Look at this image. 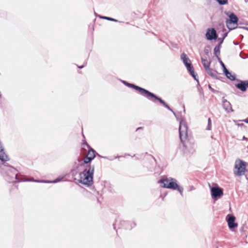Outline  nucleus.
Returning <instances> with one entry per match:
<instances>
[{
  "label": "nucleus",
  "instance_id": "nucleus-14",
  "mask_svg": "<svg viewBox=\"0 0 248 248\" xmlns=\"http://www.w3.org/2000/svg\"><path fill=\"white\" fill-rule=\"evenodd\" d=\"M235 217L233 215H228L226 217V220L230 229H233L237 227V223L235 222Z\"/></svg>",
  "mask_w": 248,
  "mask_h": 248
},
{
  "label": "nucleus",
  "instance_id": "nucleus-26",
  "mask_svg": "<svg viewBox=\"0 0 248 248\" xmlns=\"http://www.w3.org/2000/svg\"><path fill=\"white\" fill-rule=\"evenodd\" d=\"M100 17L101 18L104 19H107V20H109V21H115V22H117L118 21V20L117 19H114V18H112V17H108V16H100Z\"/></svg>",
  "mask_w": 248,
  "mask_h": 248
},
{
  "label": "nucleus",
  "instance_id": "nucleus-33",
  "mask_svg": "<svg viewBox=\"0 0 248 248\" xmlns=\"http://www.w3.org/2000/svg\"><path fill=\"white\" fill-rule=\"evenodd\" d=\"M222 43H221L220 42H219L218 44L215 46L217 48L220 49L221 47V45Z\"/></svg>",
  "mask_w": 248,
  "mask_h": 248
},
{
  "label": "nucleus",
  "instance_id": "nucleus-31",
  "mask_svg": "<svg viewBox=\"0 0 248 248\" xmlns=\"http://www.w3.org/2000/svg\"><path fill=\"white\" fill-rule=\"evenodd\" d=\"M62 179L59 178H57L53 181H45L46 183H56L61 181Z\"/></svg>",
  "mask_w": 248,
  "mask_h": 248
},
{
  "label": "nucleus",
  "instance_id": "nucleus-23",
  "mask_svg": "<svg viewBox=\"0 0 248 248\" xmlns=\"http://www.w3.org/2000/svg\"><path fill=\"white\" fill-rule=\"evenodd\" d=\"M189 73H190V75L194 78V79L197 81L198 83V85H200V83L199 82V80L197 78V74H195L194 72V68L190 70V71H188Z\"/></svg>",
  "mask_w": 248,
  "mask_h": 248
},
{
  "label": "nucleus",
  "instance_id": "nucleus-40",
  "mask_svg": "<svg viewBox=\"0 0 248 248\" xmlns=\"http://www.w3.org/2000/svg\"><path fill=\"white\" fill-rule=\"evenodd\" d=\"M84 65H81V66H78V67L79 68H80V69H82V68H83V67H84Z\"/></svg>",
  "mask_w": 248,
  "mask_h": 248
},
{
  "label": "nucleus",
  "instance_id": "nucleus-12",
  "mask_svg": "<svg viewBox=\"0 0 248 248\" xmlns=\"http://www.w3.org/2000/svg\"><path fill=\"white\" fill-rule=\"evenodd\" d=\"M205 37L207 40L212 41L217 39L218 35L216 30L214 28H210L207 29Z\"/></svg>",
  "mask_w": 248,
  "mask_h": 248
},
{
  "label": "nucleus",
  "instance_id": "nucleus-9",
  "mask_svg": "<svg viewBox=\"0 0 248 248\" xmlns=\"http://www.w3.org/2000/svg\"><path fill=\"white\" fill-rule=\"evenodd\" d=\"M187 138L188 136H187L186 138L183 139V141L181 140V142L183 143L185 148L184 151L186 153L193 154L195 152L194 142L190 141Z\"/></svg>",
  "mask_w": 248,
  "mask_h": 248
},
{
  "label": "nucleus",
  "instance_id": "nucleus-10",
  "mask_svg": "<svg viewBox=\"0 0 248 248\" xmlns=\"http://www.w3.org/2000/svg\"><path fill=\"white\" fill-rule=\"evenodd\" d=\"M142 156H146V159L150 161V164L149 165H146V167L148 169V170L151 171L155 170L157 164L156 160L155 158L152 155H149L147 153L142 154L140 155V157H141Z\"/></svg>",
  "mask_w": 248,
  "mask_h": 248
},
{
  "label": "nucleus",
  "instance_id": "nucleus-37",
  "mask_svg": "<svg viewBox=\"0 0 248 248\" xmlns=\"http://www.w3.org/2000/svg\"><path fill=\"white\" fill-rule=\"evenodd\" d=\"M243 122H244L248 124V118L242 120Z\"/></svg>",
  "mask_w": 248,
  "mask_h": 248
},
{
  "label": "nucleus",
  "instance_id": "nucleus-43",
  "mask_svg": "<svg viewBox=\"0 0 248 248\" xmlns=\"http://www.w3.org/2000/svg\"><path fill=\"white\" fill-rule=\"evenodd\" d=\"M96 155H97L100 157H102V156L99 155L98 153L96 154Z\"/></svg>",
  "mask_w": 248,
  "mask_h": 248
},
{
  "label": "nucleus",
  "instance_id": "nucleus-7",
  "mask_svg": "<svg viewBox=\"0 0 248 248\" xmlns=\"http://www.w3.org/2000/svg\"><path fill=\"white\" fill-rule=\"evenodd\" d=\"M234 169L233 173L235 175L242 176L246 170V163L241 159H237L235 162Z\"/></svg>",
  "mask_w": 248,
  "mask_h": 248
},
{
  "label": "nucleus",
  "instance_id": "nucleus-45",
  "mask_svg": "<svg viewBox=\"0 0 248 248\" xmlns=\"http://www.w3.org/2000/svg\"><path fill=\"white\" fill-rule=\"evenodd\" d=\"M130 155L129 154H125V156H130Z\"/></svg>",
  "mask_w": 248,
  "mask_h": 248
},
{
  "label": "nucleus",
  "instance_id": "nucleus-18",
  "mask_svg": "<svg viewBox=\"0 0 248 248\" xmlns=\"http://www.w3.org/2000/svg\"><path fill=\"white\" fill-rule=\"evenodd\" d=\"M205 71L212 78L215 79H218V77L216 75V73H217L216 71H213L210 67L206 69Z\"/></svg>",
  "mask_w": 248,
  "mask_h": 248
},
{
  "label": "nucleus",
  "instance_id": "nucleus-8",
  "mask_svg": "<svg viewBox=\"0 0 248 248\" xmlns=\"http://www.w3.org/2000/svg\"><path fill=\"white\" fill-rule=\"evenodd\" d=\"M226 15L229 17V19L226 21L227 28L230 30L235 29L237 26L238 18L237 16L232 12H228Z\"/></svg>",
  "mask_w": 248,
  "mask_h": 248
},
{
  "label": "nucleus",
  "instance_id": "nucleus-41",
  "mask_svg": "<svg viewBox=\"0 0 248 248\" xmlns=\"http://www.w3.org/2000/svg\"><path fill=\"white\" fill-rule=\"evenodd\" d=\"M142 129V127H138V128H137L136 131H138V130H140V129Z\"/></svg>",
  "mask_w": 248,
  "mask_h": 248
},
{
  "label": "nucleus",
  "instance_id": "nucleus-48",
  "mask_svg": "<svg viewBox=\"0 0 248 248\" xmlns=\"http://www.w3.org/2000/svg\"><path fill=\"white\" fill-rule=\"evenodd\" d=\"M136 158L137 159H139V157H136Z\"/></svg>",
  "mask_w": 248,
  "mask_h": 248
},
{
  "label": "nucleus",
  "instance_id": "nucleus-36",
  "mask_svg": "<svg viewBox=\"0 0 248 248\" xmlns=\"http://www.w3.org/2000/svg\"><path fill=\"white\" fill-rule=\"evenodd\" d=\"M247 89L248 88V80H244Z\"/></svg>",
  "mask_w": 248,
  "mask_h": 248
},
{
  "label": "nucleus",
  "instance_id": "nucleus-17",
  "mask_svg": "<svg viewBox=\"0 0 248 248\" xmlns=\"http://www.w3.org/2000/svg\"><path fill=\"white\" fill-rule=\"evenodd\" d=\"M236 80L239 82L237 84H235V87L243 92H246L247 90V88L244 80H242L240 79Z\"/></svg>",
  "mask_w": 248,
  "mask_h": 248
},
{
  "label": "nucleus",
  "instance_id": "nucleus-32",
  "mask_svg": "<svg viewBox=\"0 0 248 248\" xmlns=\"http://www.w3.org/2000/svg\"><path fill=\"white\" fill-rule=\"evenodd\" d=\"M71 170H74V171H75V170H79V171H80L81 170V169H80L79 168H78L77 167L74 166L72 165V168H71Z\"/></svg>",
  "mask_w": 248,
  "mask_h": 248
},
{
  "label": "nucleus",
  "instance_id": "nucleus-30",
  "mask_svg": "<svg viewBox=\"0 0 248 248\" xmlns=\"http://www.w3.org/2000/svg\"><path fill=\"white\" fill-rule=\"evenodd\" d=\"M208 86V88L210 89V90L213 93H218V91L214 89L213 88H212L210 84H209Z\"/></svg>",
  "mask_w": 248,
  "mask_h": 248
},
{
  "label": "nucleus",
  "instance_id": "nucleus-49",
  "mask_svg": "<svg viewBox=\"0 0 248 248\" xmlns=\"http://www.w3.org/2000/svg\"><path fill=\"white\" fill-rule=\"evenodd\" d=\"M184 111H185V107H184Z\"/></svg>",
  "mask_w": 248,
  "mask_h": 248
},
{
  "label": "nucleus",
  "instance_id": "nucleus-1",
  "mask_svg": "<svg viewBox=\"0 0 248 248\" xmlns=\"http://www.w3.org/2000/svg\"><path fill=\"white\" fill-rule=\"evenodd\" d=\"M93 160L92 157L88 156H86L84 159L81 158L83 170L79 173V179L78 180V182L88 186H92L93 184L94 166L91 164Z\"/></svg>",
  "mask_w": 248,
  "mask_h": 248
},
{
  "label": "nucleus",
  "instance_id": "nucleus-46",
  "mask_svg": "<svg viewBox=\"0 0 248 248\" xmlns=\"http://www.w3.org/2000/svg\"><path fill=\"white\" fill-rule=\"evenodd\" d=\"M134 156H136V155H134L132 156V157H134Z\"/></svg>",
  "mask_w": 248,
  "mask_h": 248
},
{
  "label": "nucleus",
  "instance_id": "nucleus-3",
  "mask_svg": "<svg viewBox=\"0 0 248 248\" xmlns=\"http://www.w3.org/2000/svg\"><path fill=\"white\" fill-rule=\"evenodd\" d=\"M6 170V174L4 176V178L6 181L9 183L13 182H21L26 181H31L36 182H43L44 181H37L35 180L33 178L30 180H25L23 178H20L19 176L20 174L17 173V170L14 167L9 166L8 169H5Z\"/></svg>",
  "mask_w": 248,
  "mask_h": 248
},
{
  "label": "nucleus",
  "instance_id": "nucleus-11",
  "mask_svg": "<svg viewBox=\"0 0 248 248\" xmlns=\"http://www.w3.org/2000/svg\"><path fill=\"white\" fill-rule=\"evenodd\" d=\"M211 197L214 200L220 198L223 195V190L222 188L216 185L210 188Z\"/></svg>",
  "mask_w": 248,
  "mask_h": 248
},
{
  "label": "nucleus",
  "instance_id": "nucleus-34",
  "mask_svg": "<svg viewBox=\"0 0 248 248\" xmlns=\"http://www.w3.org/2000/svg\"><path fill=\"white\" fill-rule=\"evenodd\" d=\"M6 161H3L4 163L3 164L4 166L7 167V169H9V167L10 165H9L8 163L5 162Z\"/></svg>",
  "mask_w": 248,
  "mask_h": 248
},
{
  "label": "nucleus",
  "instance_id": "nucleus-38",
  "mask_svg": "<svg viewBox=\"0 0 248 248\" xmlns=\"http://www.w3.org/2000/svg\"><path fill=\"white\" fill-rule=\"evenodd\" d=\"M239 28L244 29H245V30H248V27H239Z\"/></svg>",
  "mask_w": 248,
  "mask_h": 248
},
{
  "label": "nucleus",
  "instance_id": "nucleus-2",
  "mask_svg": "<svg viewBox=\"0 0 248 248\" xmlns=\"http://www.w3.org/2000/svg\"><path fill=\"white\" fill-rule=\"evenodd\" d=\"M161 100L154 99V100L158 101L161 104H162L164 107L167 108L170 111L172 112L177 120L179 122V134L180 140L183 141V139L186 138L187 137V125L184 121L183 118L182 116L181 112L175 113L170 107L160 97Z\"/></svg>",
  "mask_w": 248,
  "mask_h": 248
},
{
  "label": "nucleus",
  "instance_id": "nucleus-25",
  "mask_svg": "<svg viewBox=\"0 0 248 248\" xmlns=\"http://www.w3.org/2000/svg\"><path fill=\"white\" fill-rule=\"evenodd\" d=\"M228 33V32L224 33L222 35V38H217V39L218 40V41L219 42H220L221 43H223L224 40L227 36Z\"/></svg>",
  "mask_w": 248,
  "mask_h": 248
},
{
  "label": "nucleus",
  "instance_id": "nucleus-39",
  "mask_svg": "<svg viewBox=\"0 0 248 248\" xmlns=\"http://www.w3.org/2000/svg\"><path fill=\"white\" fill-rule=\"evenodd\" d=\"M233 44L234 45H235V46H236V45H238V43H237V42H234V41H233Z\"/></svg>",
  "mask_w": 248,
  "mask_h": 248
},
{
  "label": "nucleus",
  "instance_id": "nucleus-35",
  "mask_svg": "<svg viewBox=\"0 0 248 248\" xmlns=\"http://www.w3.org/2000/svg\"><path fill=\"white\" fill-rule=\"evenodd\" d=\"M204 53L206 55H209V51L208 49H204Z\"/></svg>",
  "mask_w": 248,
  "mask_h": 248
},
{
  "label": "nucleus",
  "instance_id": "nucleus-16",
  "mask_svg": "<svg viewBox=\"0 0 248 248\" xmlns=\"http://www.w3.org/2000/svg\"><path fill=\"white\" fill-rule=\"evenodd\" d=\"M222 104L223 107L226 111L228 113L233 111L230 102H229L227 99L223 98Z\"/></svg>",
  "mask_w": 248,
  "mask_h": 248
},
{
  "label": "nucleus",
  "instance_id": "nucleus-21",
  "mask_svg": "<svg viewBox=\"0 0 248 248\" xmlns=\"http://www.w3.org/2000/svg\"><path fill=\"white\" fill-rule=\"evenodd\" d=\"M73 166L77 167L80 169L83 168V165L81 162V158L78 157L77 159L73 163Z\"/></svg>",
  "mask_w": 248,
  "mask_h": 248
},
{
  "label": "nucleus",
  "instance_id": "nucleus-47",
  "mask_svg": "<svg viewBox=\"0 0 248 248\" xmlns=\"http://www.w3.org/2000/svg\"><path fill=\"white\" fill-rule=\"evenodd\" d=\"M240 57H241L242 59H245V58H244V57H242L241 55H240Z\"/></svg>",
  "mask_w": 248,
  "mask_h": 248
},
{
  "label": "nucleus",
  "instance_id": "nucleus-24",
  "mask_svg": "<svg viewBox=\"0 0 248 248\" xmlns=\"http://www.w3.org/2000/svg\"><path fill=\"white\" fill-rule=\"evenodd\" d=\"M220 49L217 48L216 47H215L214 48V54L215 55V56L217 58V59H218L219 57L220 53Z\"/></svg>",
  "mask_w": 248,
  "mask_h": 248
},
{
  "label": "nucleus",
  "instance_id": "nucleus-28",
  "mask_svg": "<svg viewBox=\"0 0 248 248\" xmlns=\"http://www.w3.org/2000/svg\"><path fill=\"white\" fill-rule=\"evenodd\" d=\"M218 62H219L221 66H222V68L223 69V72L225 71H226V70L227 69L226 67V66L225 65L224 63L222 62V61H221L220 58H218V59H217Z\"/></svg>",
  "mask_w": 248,
  "mask_h": 248
},
{
  "label": "nucleus",
  "instance_id": "nucleus-5",
  "mask_svg": "<svg viewBox=\"0 0 248 248\" xmlns=\"http://www.w3.org/2000/svg\"><path fill=\"white\" fill-rule=\"evenodd\" d=\"M176 179L171 177L162 178L158 183L160 184L162 187L167 188L172 190H176L179 192L180 195L183 196V188L179 186L177 183Z\"/></svg>",
  "mask_w": 248,
  "mask_h": 248
},
{
  "label": "nucleus",
  "instance_id": "nucleus-44",
  "mask_svg": "<svg viewBox=\"0 0 248 248\" xmlns=\"http://www.w3.org/2000/svg\"><path fill=\"white\" fill-rule=\"evenodd\" d=\"M122 157V156H117L116 157H115V158H119V157Z\"/></svg>",
  "mask_w": 248,
  "mask_h": 248
},
{
  "label": "nucleus",
  "instance_id": "nucleus-13",
  "mask_svg": "<svg viewBox=\"0 0 248 248\" xmlns=\"http://www.w3.org/2000/svg\"><path fill=\"white\" fill-rule=\"evenodd\" d=\"M181 58L185 66L186 67L188 71L193 68V66L191 62V61L189 58L187 56L186 54L184 53H182L181 55Z\"/></svg>",
  "mask_w": 248,
  "mask_h": 248
},
{
  "label": "nucleus",
  "instance_id": "nucleus-4",
  "mask_svg": "<svg viewBox=\"0 0 248 248\" xmlns=\"http://www.w3.org/2000/svg\"><path fill=\"white\" fill-rule=\"evenodd\" d=\"M122 82L127 87L133 88V89L138 91L141 95L155 103V101L154 100V99H158L159 100H161L159 96L156 95L155 93L150 92L148 90L143 88L135 85L134 84L129 83L125 80H122Z\"/></svg>",
  "mask_w": 248,
  "mask_h": 248
},
{
  "label": "nucleus",
  "instance_id": "nucleus-42",
  "mask_svg": "<svg viewBox=\"0 0 248 248\" xmlns=\"http://www.w3.org/2000/svg\"><path fill=\"white\" fill-rule=\"evenodd\" d=\"M243 139L244 140H247L248 138L245 137V136H244L243 138Z\"/></svg>",
  "mask_w": 248,
  "mask_h": 248
},
{
  "label": "nucleus",
  "instance_id": "nucleus-19",
  "mask_svg": "<svg viewBox=\"0 0 248 248\" xmlns=\"http://www.w3.org/2000/svg\"><path fill=\"white\" fill-rule=\"evenodd\" d=\"M225 75L226 77L232 81H234L236 80V76L235 75H232L230 72L229 71L228 69L226 71L224 72Z\"/></svg>",
  "mask_w": 248,
  "mask_h": 248
},
{
  "label": "nucleus",
  "instance_id": "nucleus-15",
  "mask_svg": "<svg viewBox=\"0 0 248 248\" xmlns=\"http://www.w3.org/2000/svg\"><path fill=\"white\" fill-rule=\"evenodd\" d=\"M82 144L83 145H86L88 148V152L87 156H89V157H92L93 159L96 156V154H97L96 151L93 149L90 146V145L87 143V142L85 140L83 141Z\"/></svg>",
  "mask_w": 248,
  "mask_h": 248
},
{
  "label": "nucleus",
  "instance_id": "nucleus-29",
  "mask_svg": "<svg viewBox=\"0 0 248 248\" xmlns=\"http://www.w3.org/2000/svg\"><path fill=\"white\" fill-rule=\"evenodd\" d=\"M220 5H223L227 3L228 0H216Z\"/></svg>",
  "mask_w": 248,
  "mask_h": 248
},
{
  "label": "nucleus",
  "instance_id": "nucleus-20",
  "mask_svg": "<svg viewBox=\"0 0 248 248\" xmlns=\"http://www.w3.org/2000/svg\"><path fill=\"white\" fill-rule=\"evenodd\" d=\"M79 170H70V174L72 176V177L75 180H78L79 179V173L80 172H79Z\"/></svg>",
  "mask_w": 248,
  "mask_h": 248
},
{
  "label": "nucleus",
  "instance_id": "nucleus-27",
  "mask_svg": "<svg viewBox=\"0 0 248 248\" xmlns=\"http://www.w3.org/2000/svg\"><path fill=\"white\" fill-rule=\"evenodd\" d=\"M212 128V121L210 118L208 119V124L206 128L207 130H210Z\"/></svg>",
  "mask_w": 248,
  "mask_h": 248
},
{
  "label": "nucleus",
  "instance_id": "nucleus-6",
  "mask_svg": "<svg viewBox=\"0 0 248 248\" xmlns=\"http://www.w3.org/2000/svg\"><path fill=\"white\" fill-rule=\"evenodd\" d=\"M136 225L135 222L122 220L119 218L116 219L115 222L113 224V228L116 230L121 229L130 230Z\"/></svg>",
  "mask_w": 248,
  "mask_h": 248
},
{
  "label": "nucleus",
  "instance_id": "nucleus-22",
  "mask_svg": "<svg viewBox=\"0 0 248 248\" xmlns=\"http://www.w3.org/2000/svg\"><path fill=\"white\" fill-rule=\"evenodd\" d=\"M202 63L205 68V70L210 67L211 62H208L207 60L201 58Z\"/></svg>",
  "mask_w": 248,
  "mask_h": 248
}]
</instances>
